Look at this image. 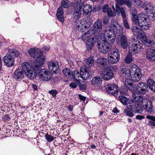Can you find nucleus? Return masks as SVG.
Returning <instances> with one entry per match:
<instances>
[{"mask_svg":"<svg viewBox=\"0 0 155 155\" xmlns=\"http://www.w3.org/2000/svg\"><path fill=\"white\" fill-rule=\"evenodd\" d=\"M92 10V7L88 4H85L83 7V15L84 16H90Z\"/></svg>","mask_w":155,"mask_h":155,"instance_id":"nucleus-30","label":"nucleus"},{"mask_svg":"<svg viewBox=\"0 0 155 155\" xmlns=\"http://www.w3.org/2000/svg\"><path fill=\"white\" fill-rule=\"evenodd\" d=\"M21 67L22 69L26 73V72L28 71L34 66H33V64H32V66H31L28 63L25 62L22 64Z\"/></svg>","mask_w":155,"mask_h":155,"instance_id":"nucleus-35","label":"nucleus"},{"mask_svg":"<svg viewBox=\"0 0 155 155\" xmlns=\"http://www.w3.org/2000/svg\"><path fill=\"white\" fill-rule=\"evenodd\" d=\"M107 92L108 94L116 96L118 92L117 87L115 84H107L106 87Z\"/></svg>","mask_w":155,"mask_h":155,"instance_id":"nucleus-14","label":"nucleus"},{"mask_svg":"<svg viewBox=\"0 0 155 155\" xmlns=\"http://www.w3.org/2000/svg\"><path fill=\"white\" fill-rule=\"evenodd\" d=\"M124 4H126L128 7H130L131 3L128 0H125Z\"/></svg>","mask_w":155,"mask_h":155,"instance_id":"nucleus-59","label":"nucleus"},{"mask_svg":"<svg viewBox=\"0 0 155 155\" xmlns=\"http://www.w3.org/2000/svg\"><path fill=\"white\" fill-rule=\"evenodd\" d=\"M45 137L46 140L49 142H51L54 140V137L48 134H47L45 135Z\"/></svg>","mask_w":155,"mask_h":155,"instance_id":"nucleus-47","label":"nucleus"},{"mask_svg":"<svg viewBox=\"0 0 155 155\" xmlns=\"http://www.w3.org/2000/svg\"><path fill=\"white\" fill-rule=\"evenodd\" d=\"M102 81V78L99 76H97L92 78L91 84L94 87H98L101 86Z\"/></svg>","mask_w":155,"mask_h":155,"instance_id":"nucleus-24","label":"nucleus"},{"mask_svg":"<svg viewBox=\"0 0 155 155\" xmlns=\"http://www.w3.org/2000/svg\"><path fill=\"white\" fill-rule=\"evenodd\" d=\"M109 22V19L108 18L105 19L104 20L103 23L105 25H106Z\"/></svg>","mask_w":155,"mask_h":155,"instance_id":"nucleus-63","label":"nucleus"},{"mask_svg":"<svg viewBox=\"0 0 155 155\" xmlns=\"http://www.w3.org/2000/svg\"><path fill=\"white\" fill-rule=\"evenodd\" d=\"M71 78L73 79L74 80L76 81L77 83H78V81H79V80L78 79V78L79 77L81 78V72L80 73L78 71H74L71 73Z\"/></svg>","mask_w":155,"mask_h":155,"instance_id":"nucleus-34","label":"nucleus"},{"mask_svg":"<svg viewBox=\"0 0 155 155\" xmlns=\"http://www.w3.org/2000/svg\"><path fill=\"white\" fill-rule=\"evenodd\" d=\"M120 33L118 34V36H119L120 43L121 47L124 49H127L128 46V41L127 37L125 35L122 34L120 35Z\"/></svg>","mask_w":155,"mask_h":155,"instance_id":"nucleus-17","label":"nucleus"},{"mask_svg":"<svg viewBox=\"0 0 155 155\" xmlns=\"http://www.w3.org/2000/svg\"><path fill=\"white\" fill-rule=\"evenodd\" d=\"M144 118V117L140 115H137L136 117V119L139 120H141Z\"/></svg>","mask_w":155,"mask_h":155,"instance_id":"nucleus-60","label":"nucleus"},{"mask_svg":"<svg viewBox=\"0 0 155 155\" xmlns=\"http://www.w3.org/2000/svg\"><path fill=\"white\" fill-rule=\"evenodd\" d=\"M134 20L133 22L143 30L148 29L151 25V22L148 21L147 16L144 13L139 14L137 18Z\"/></svg>","mask_w":155,"mask_h":155,"instance_id":"nucleus-4","label":"nucleus"},{"mask_svg":"<svg viewBox=\"0 0 155 155\" xmlns=\"http://www.w3.org/2000/svg\"><path fill=\"white\" fill-rule=\"evenodd\" d=\"M97 38L96 37H94L92 38L88 39L86 42V46L88 50L91 49L94 46L97 42Z\"/></svg>","mask_w":155,"mask_h":155,"instance_id":"nucleus-20","label":"nucleus"},{"mask_svg":"<svg viewBox=\"0 0 155 155\" xmlns=\"http://www.w3.org/2000/svg\"><path fill=\"white\" fill-rule=\"evenodd\" d=\"M8 51L11 54L15 57H18L19 55L18 52L16 50L9 49Z\"/></svg>","mask_w":155,"mask_h":155,"instance_id":"nucleus-46","label":"nucleus"},{"mask_svg":"<svg viewBox=\"0 0 155 155\" xmlns=\"http://www.w3.org/2000/svg\"><path fill=\"white\" fill-rule=\"evenodd\" d=\"M3 61L5 64L9 67L13 66L14 63V59L9 54H7L4 57Z\"/></svg>","mask_w":155,"mask_h":155,"instance_id":"nucleus-18","label":"nucleus"},{"mask_svg":"<svg viewBox=\"0 0 155 155\" xmlns=\"http://www.w3.org/2000/svg\"><path fill=\"white\" fill-rule=\"evenodd\" d=\"M149 87L153 92L155 91V82L152 79H149L147 81Z\"/></svg>","mask_w":155,"mask_h":155,"instance_id":"nucleus-36","label":"nucleus"},{"mask_svg":"<svg viewBox=\"0 0 155 155\" xmlns=\"http://www.w3.org/2000/svg\"><path fill=\"white\" fill-rule=\"evenodd\" d=\"M146 58L151 61H155V50L148 49L146 51Z\"/></svg>","mask_w":155,"mask_h":155,"instance_id":"nucleus-22","label":"nucleus"},{"mask_svg":"<svg viewBox=\"0 0 155 155\" xmlns=\"http://www.w3.org/2000/svg\"><path fill=\"white\" fill-rule=\"evenodd\" d=\"M32 87L35 90H37V86L35 84H32L31 85Z\"/></svg>","mask_w":155,"mask_h":155,"instance_id":"nucleus-64","label":"nucleus"},{"mask_svg":"<svg viewBox=\"0 0 155 155\" xmlns=\"http://www.w3.org/2000/svg\"><path fill=\"white\" fill-rule=\"evenodd\" d=\"M136 90L137 92L135 91L139 96L140 95L137 94V93L142 94H145L147 90V87L146 84L142 82L139 83L136 86Z\"/></svg>","mask_w":155,"mask_h":155,"instance_id":"nucleus-15","label":"nucleus"},{"mask_svg":"<svg viewBox=\"0 0 155 155\" xmlns=\"http://www.w3.org/2000/svg\"><path fill=\"white\" fill-rule=\"evenodd\" d=\"M63 8L62 7H60L58 9L56 15L58 19L61 22H63L64 21V18L63 17Z\"/></svg>","mask_w":155,"mask_h":155,"instance_id":"nucleus-33","label":"nucleus"},{"mask_svg":"<svg viewBox=\"0 0 155 155\" xmlns=\"http://www.w3.org/2000/svg\"><path fill=\"white\" fill-rule=\"evenodd\" d=\"M104 33H101L99 36V39L103 40L111 46L115 41L116 35H118L117 31L112 29L110 26H107L104 31Z\"/></svg>","mask_w":155,"mask_h":155,"instance_id":"nucleus-2","label":"nucleus"},{"mask_svg":"<svg viewBox=\"0 0 155 155\" xmlns=\"http://www.w3.org/2000/svg\"><path fill=\"white\" fill-rule=\"evenodd\" d=\"M147 118L148 119L152 120H150L148 123V124L150 126H153L155 127V117L151 116H147Z\"/></svg>","mask_w":155,"mask_h":155,"instance_id":"nucleus-42","label":"nucleus"},{"mask_svg":"<svg viewBox=\"0 0 155 155\" xmlns=\"http://www.w3.org/2000/svg\"><path fill=\"white\" fill-rule=\"evenodd\" d=\"M49 93L51 94L53 97H55L58 92L56 90H51L49 91Z\"/></svg>","mask_w":155,"mask_h":155,"instance_id":"nucleus-55","label":"nucleus"},{"mask_svg":"<svg viewBox=\"0 0 155 155\" xmlns=\"http://www.w3.org/2000/svg\"><path fill=\"white\" fill-rule=\"evenodd\" d=\"M120 55L119 51L118 49H112L107 55L108 63L113 64L118 62L120 59Z\"/></svg>","mask_w":155,"mask_h":155,"instance_id":"nucleus-6","label":"nucleus"},{"mask_svg":"<svg viewBox=\"0 0 155 155\" xmlns=\"http://www.w3.org/2000/svg\"><path fill=\"white\" fill-rule=\"evenodd\" d=\"M119 99L120 102L123 104L125 105L127 103V101L129 99L124 96H120Z\"/></svg>","mask_w":155,"mask_h":155,"instance_id":"nucleus-45","label":"nucleus"},{"mask_svg":"<svg viewBox=\"0 0 155 155\" xmlns=\"http://www.w3.org/2000/svg\"><path fill=\"white\" fill-rule=\"evenodd\" d=\"M82 5H78L74 11L73 13V16L75 20L79 19L81 17L82 7Z\"/></svg>","mask_w":155,"mask_h":155,"instance_id":"nucleus-26","label":"nucleus"},{"mask_svg":"<svg viewBox=\"0 0 155 155\" xmlns=\"http://www.w3.org/2000/svg\"><path fill=\"white\" fill-rule=\"evenodd\" d=\"M80 71L81 72V78L83 80H87L91 77V72L87 71L84 66L81 67Z\"/></svg>","mask_w":155,"mask_h":155,"instance_id":"nucleus-16","label":"nucleus"},{"mask_svg":"<svg viewBox=\"0 0 155 155\" xmlns=\"http://www.w3.org/2000/svg\"><path fill=\"white\" fill-rule=\"evenodd\" d=\"M15 78L18 81L21 79L24 76V73L21 69H17L14 73Z\"/></svg>","mask_w":155,"mask_h":155,"instance_id":"nucleus-32","label":"nucleus"},{"mask_svg":"<svg viewBox=\"0 0 155 155\" xmlns=\"http://www.w3.org/2000/svg\"><path fill=\"white\" fill-rule=\"evenodd\" d=\"M78 85L79 86L80 89L81 90H84L86 89L85 83L84 81L82 82V84H80V82H79V84H78Z\"/></svg>","mask_w":155,"mask_h":155,"instance_id":"nucleus-52","label":"nucleus"},{"mask_svg":"<svg viewBox=\"0 0 155 155\" xmlns=\"http://www.w3.org/2000/svg\"><path fill=\"white\" fill-rule=\"evenodd\" d=\"M28 52L31 57L37 58L33 63V66L36 68H41L45 61L43 52L40 49L35 48H31L28 50Z\"/></svg>","mask_w":155,"mask_h":155,"instance_id":"nucleus-1","label":"nucleus"},{"mask_svg":"<svg viewBox=\"0 0 155 155\" xmlns=\"http://www.w3.org/2000/svg\"><path fill=\"white\" fill-rule=\"evenodd\" d=\"M142 5L145 8L144 9L147 14L153 12L154 7L152 3L149 2H145L143 3Z\"/></svg>","mask_w":155,"mask_h":155,"instance_id":"nucleus-21","label":"nucleus"},{"mask_svg":"<svg viewBox=\"0 0 155 155\" xmlns=\"http://www.w3.org/2000/svg\"><path fill=\"white\" fill-rule=\"evenodd\" d=\"M97 47L99 51L104 54L107 53L111 48V46L103 40L98 41Z\"/></svg>","mask_w":155,"mask_h":155,"instance_id":"nucleus-9","label":"nucleus"},{"mask_svg":"<svg viewBox=\"0 0 155 155\" xmlns=\"http://www.w3.org/2000/svg\"><path fill=\"white\" fill-rule=\"evenodd\" d=\"M102 28V22L101 20H98L94 24L92 30L95 32L101 31Z\"/></svg>","mask_w":155,"mask_h":155,"instance_id":"nucleus-28","label":"nucleus"},{"mask_svg":"<svg viewBox=\"0 0 155 155\" xmlns=\"http://www.w3.org/2000/svg\"><path fill=\"white\" fill-rule=\"evenodd\" d=\"M129 71H129L127 68H123L120 71V75L121 77L126 78L130 75Z\"/></svg>","mask_w":155,"mask_h":155,"instance_id":"nucleus-37","label":"nucleus"},{"mask_svg":"<svg viewBox=\"0 0 155 155\" xmlns=\"http://www.w3.org/2000/svg\"><path fill=\"white\" fill-rule=\"evenodd\" d=\"M129 73L132 80L134 82L139 81L143 76L140 69L134 64H130Z\"/></svg>","mask_w":155,"mask_h":155,"instance_id":"nucleus-5","label":"nucleus"},{"mask_svg":"<svg viewBox=\"0 0 155 155\" xmlns=\"http://www.w3.org/2000/svg\"><path fill=\"white\" fill-rule=\"evenodd\" d=\"M129 47V51L133 54L139 52L142 48L143 45L142 40H137L134 42Z\"/></svg>","mask_w":155,"mask_h":155,"instance_id":"nucleus-8","label":"nucleus"},{"mask_svg":"<svg viewBox=\"0 0 155 155\" xmlns=\"http://www.w3.org/2000/svg\"><path fill=\"white\" fill-rule=\"evenodd\" d=\"M130 14L132 16V20L133 22L134 21V20L135 19L138 17L137 15V11L135 9L131 8L130 9Z\"/></svg>","mask_w":155,"mask_h":155,"instance_id":"nucleus-43","label":"nucleus"},{"mask_svg":"<svg viewBox=\"0 0 155 155\" xmlns=\"http://www.w3.org/2000/svg\"><path fill=\"white\" fill-rule=\"evenodd\" d=\"M117 7V13L118 15H120V13L123 18V22L125 28L127 29H129L130 27L127 21L126 18V13L122 7L119 6L118 5H116Z\"/></svg>","mask_w":155,"mask_h":155,"instance_id":"nucleus-11","label":"nucleus"},{"mask_svg":"<svg viewBox=\"0 0 155 155\" xmlns=\"http://www.w3.org/2000/svg\"><path fill=\"white\" fill-rule=\"evenodd\" d=\"M110 8H109V6L108 5L106 4L105 5L103 8V12L104 13L107 12L108 10V9Z\"/></svg>","mask_w":155,"mask_h":155,"instance_id":"nucleus-56","label":"nucleus"},{"mask_svg":"<svg viewBox=\"0 0 155 155\" xmlns=\"http://www.w3.org/2000/svg\"><path fill=\"white\" fill-rule=\"evenodd\" d=\"M48 67L49 70L53 73L58 72L59 68L58 63L56 62H51L49 63Z\"/></svg>","mask_w":155,"mask_h":155,"instance_id":"nucleus-27","label":"nucleus"},{"mask_svg":"<svg viewBox=\"0 0 155 155\" xmlns=\"http://www.w3.org/2000/svg\"><path fill=\"white\" fill-rule=\"evenodd\" d=\"M114 76L113 71L111 70H106L101 74V76L104 80L108 81L111 79Z\"/></svg>","mask_w":155,"mask_h":155,"instance_id":"nucleus-19","label":"nucleus"},{"mask_svg":"<svg viewBox=\"0 0 155 155\" xmlns=\"http://www.w3.org/2000/svg\"><path fill=\"white\" fill-rule=\"evenodd\" d=\"M39 77L41 81H48L52 78V75L49 71L45 69H42L40 71Z\"/></svg>","mask_w":155,"mask_h":155,"instance_id":"nucleus-10","label":"nucleus"},{"mask_svg":"<svg viewBox=\"0 0 155 155\" xmlns=\"http://www.w3.org/2000/svg\"><path fill=\"white\" fill-rule=\"evenodd\" d=\"M101 9V6L100 5L94 6L93 9L94 12H96L99 11Z\"/></svg>","mask_w":155,"mask_h":155,"instance_id":"nucleus-54","label":"nucleus"},{"mask_svg":"<svg viewBox=\"0 0 155 155\" xmlns=\"http://www.w3.org/2000/svg\"><path fill=\"white\" fill-rule=\"evenodd\" d=\"M124 113L126 115L130 117H133L134 115V114L132 112L126 109H125L124 110Z\"/></svg>","mask_w":155,"mask_h":155,"instance_id":"nucleus-49","label":"nucleus"},{"mask_svg":"<svg viewBox=\"0 0 155 155\" xmlns=\"http://www.w3.org/2000/svg\"><path fill=\"white\" fill-rule=\"evenodd\" d=\"M112 29L116 31H117L118 34H122L123 30V26L119 24L118 21L115 19H112L110 21V25Z\"/></svg>","mask_w":155,"mask_h":155,"instance_id":"nucleus-13","label":"nucleus"},{"mask_svg":"<svg viewBox=\"0 0 155 155\" xmlns=\"http://www.w3.org/2000/svg\"><path fill=\"white\" fill-rule=\"evenodd\" d=\"M43 49L44 51H47L50 50V48L49 47L44 46L43 48Z\"/></svg>","mask_w":155,"mask_h":155,"instance_id":"nucleus-62","label":"nucleus"},{"mask_svg":"<svg viewBox=\"0 0 155 155\" xmlns=\"http://www.w3.org/2000/svg\"><path fill=\"white\" fill-rule=\"evenodd\" d=\"M125 0H116V2H117V3L116 4V11L115 12H117V7L116 6V5H118L120 7H121L122 8L124 9L123 8V7L122 6L120 5H124L125 3Z\"/></svg>","mask_w":155,"mask_h":155,"instance_id":"nucleus-48","label":"nucleus"},{"mask_svg":"<svg viewBox=\"0 0 155 155\" xmlns=\"http://www.w3.org/2000/svg\"><path fill=\"white\" fill-rule=\"evenodd\" d=\"M79 97L80 100L84 101L86 100V97L83 96H82L80 94L78 95Z\"/></svg>","mask_w":155,"mask_h":155,"instance_id":"nucleus-61","label":"nucleus"},{"mask_svg":"<svg viewBox=\"0 0 155 155\" xmlns=\"http://www.w3.org/2000/svg\"><path fill=\"white\" fill-rule=\"evenodd\" d=\"M133 58L132 54L130 52L127 54L125 58V62L127 64H130L132 61Z\"/></svg>","mask_w":155,"mask_h":155,"instance_id":"nucleus-44","label":"nucleus"},{"mask_svg":"<svg viewBox=\"0 0 155 155\" xmlns=\"http://www.w3.org/2000/svg\"><path fill=\"white\" fill-rule=\"evenodd\" d=\"M122 88L120 91V94L123 95H126L127 93V88Z\"/></svg>","mask_w":155,"mask_h":155,"instance_id":"nucleus-53","label":"nucleus"},{"mask_svg":"<svg viewBox=\"0 0 155 155\" xmlns=\"http://www.w3.org/2000/svg\"><path fill=\"white\" fill-rule=\"evenodd\" d=\"M37 70L33 67L28 71L26 72V74L27 77L31 79H34L37 76Z\"/></svg>","mask_w":155,"mask_h":155,"instance_id":"nucleus-29","label":"nucleus"},{"mask_svg":"<svg viewBox=\"0 0 155 155\" xmlns=\"http://www.w3.org/2000/svg\"><path fill=\"white\" fill-rule=\"evenodd\" d=\"M61 5L64 8L68 7V0H63L61 2Z\"/></svg>","mask_w":155,"mask_h":155,"instance_id":"nucleus-50","label":"nucleus"},{"mask_svg":"<svg viewBox=\"0 0 155 155\" xmlns=\"http://www.w3.org/2000/svg\"><path fill=\"white\" fill-rule=\"evenodd\" d=\"M132 94L133 100L129 99L125 105L129 109L137 113H141L143 110V108L140 101H137L136 99L137 97H141V95L139 96L135 91H133Z\"/></svg>","mask_w":155,"mask_h":155,"instance_id":"nucleus-3","label":"nucleus"},{"mask_svg":"<svg viewBox=\"0 0 155 155\" xmlns=\"http://www.w3.org/2000/svg\"><path fill=\"white\" fill-rule=\"evenodd\" d=\"M92 31L91 30L87 31L84 33L82 35L81 39L82 41H85L88 38L90 37L91 35V33Z\"/></svg>","mask_w":155,"mask_h":155,"instance_id":"nucleus-40","label":"nucleus"},{"mask_svg":"<svg viewBox=\"0 0 155 155\" xmlns=\"http://www.w3.org/2000/svg\"><path fill=\"white\" fill-rule=\"evenodd\" d=\"M136 100L140 101L141 105L142 104L143 105L144 109L147 112L151 113L154 111L152 103L149 99L144 98L141 96V97L136 98Z\"/></svg>","mask_w":155,"mask_h":155,"instance_id":"nucleus-7","label":"nucleus"},{"mask_svg":"<svg viewBox=\"0 0 155 155\" xmlns=\"http://www.w3.org/2000/svg\"><path fill=\"white\" fill-rule=\"evenodd\" d=\"M91 24V22H87L86 20L83 21L79 23L76 24L75 29L77 31H78L80 32H83L90 26Z\"/></svg>","mask_w":155,"mask_h":155,"instance_id":"nucleus-12","label":"nucleus"},{"mask_svg":"<svg viewBox=\"0 0 155 155\" xmlns=\"http://www.w3.org/2000/svg\"><path fill=\"white\" fill-rule=\"evenodd\" d=\"M84 63L89 66L91 67L94 65V61L92 57H90L88 58L84 59Z\"/></svg>","mask_w":155,"mask_h":155,"instance_id":"nucleus-39","label":"nucleus"},{"mask_svg":"<svg viewBox=\"0 0 155 155\" xmlns=\"http://www.w3.org/2000/svg\"><path fill=\"white\" fill-rule=\"evenodd\" d=\"M107 13L108 16L109 17H111L113 16V12L110 8L108 9V10Z\"/></svg>","mask_w":155,"mask_h":155,"instance_id":"nucleus-58","label":"nucleus"},{"mask_svg":"<svg viewBox=\"0 0 155 155\" xmlns=\"http://www.w3.org/2000/svg\"><path fill=\"white\" fill-rule=\"evenodd\" d=\"M132 80H131L130 78L126 79L124 83L126 88L130 90V88H134V86L132 83Z\"/></svg>","mask_w":155,"mask_h":155,"instance_id":"nucleus-38","label":"nucleus"},{"mask_svg":"<svg viewBox=\"0 0 155 155\" xmlns=\"http://www.w3.org/2000/svg\"><path fill=\"white\" fill-rule=\"evenodd\" d=\"M75 81V83L74 82H72L70 84V86L73 88H75L76 87L77 85H78V84H79V81H78V83H77V82Z\"/></svg>","mask_w":155,"mask_h":155,"instance_id":"nucleus-57","label":"nucleus"},{"mask_svg":"<svg viewBox=\"0 0 155 155\" xmlns=\"http://www.w3.org/2000/svg\"><path fill=\"white\" fill-rule=\"evenodd\" d=\"M142 39V42H143L145 45L147 47H150L155 44L154 41L152 40L147 38L145 34Z\"/></svg>","mask_w":155,"mask_h":155,"instance_id":"nucleus-31","label":"nucleus"},{"mask_svg":"<svg viewBox=\"0 0 155 155\" xmlns=\"http://www.w3.org/2000/svg\"><path fill=\"white\" fill-rule=\"evenodd\" d=\"M149 18L151 20H154L155 19V13L153 12L152 13H149L147 14Z\"/></svg>","mask_w":155,"mask_h":155,"instance_id":"nucleus-51","label":"nucleus"},{"mask_svg":"<svg viewBox=\"0 0 155 155\" xmlns=\"http://www.w3.org/2000/svg\"><path fill=\"white\" fill-rule=\"evenodd\" d=\"M132 31L134 35L137 38H141L145 34V33L137 26H134L132 28Z\"/></svg>","mask_w":155,"mask_h":155,"instance_id":"nucleus-23","label":"nucleus"},{"mask_svg":"<svg viewBox=\"0 0 155 155\" xmlns=\"http://www.w3.org/2000/svg\"><path fill=\"white\" fill-rule=\"evenodd\" d=\"M96 63L98 65L102 66L106 69H108L110 68V66L107 64V60L105 58H97L96 61Z\"/></svg>","mask_w":155,"mask_h":155,"instance_id":"nucleus-25","label":"nucleus"},{"mask_svg":"<svg viewBox=\"0 0 155 155\" xmlns=\"http://www.w3.org/2000/svg\"><path fill=\"white\" fill-rule=\"evenodd\" d=\"M62 72L64 75L66 77H67L68 78H71V71L69 68H64L62 70Z\"/></svg>","mask_w":155,"mask_h":155,"instance_id":"nucleus-41","label":"nucleus"}]
</instances>
